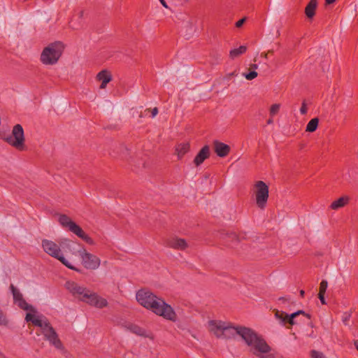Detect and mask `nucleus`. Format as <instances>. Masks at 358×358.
I'll use <instances>...</instances> for the list:
<instances>
[{"label":"nucleus","instance_id":"nucleus-12","mask_svg":"<svg viewBox=\"0 0 358 358\" xmlns=\"http://www.w3.org/2000/svg\"><path fill=\"white\" fill-rule=\"evenodd\" d=\"M113 78L112 71L106 68L100 70L95 76V80L99 84V88L102 90L106 89Z\"/></svg>","mask_w":358,"mask_h":358},{"label":"nucleus","instance_id":"nucleus-3","mask_svg":"<svg viewBox=\"0 0 358 358\" xmlns=\"http://www.w3.org/2000/svg\"><path fill=\"white\" fill-rule=\"evenodd\" d=\"M135 298L138 305L156 315L171 322L178 320V317L174 308L151 290L141 288L136 292Z\"/></svg>","mask_w":358,"mask_h":358},{"label":"nucleus","instance_id":"nucleus-19","mask_svg":"<svg viewBox=\"0 0 358 358\" xmlns=\"http://www.w3.org/2000/svg\"><path fill=\"white\" fill-rule=\"evenodd\" d=\"M350 198L348 196L344 195L333 201L330 204V208L333 210H337L345 207L349 203Z\"/></svg>","mask_w":358,"mask_h":358},{"label":"nucleus","instance_id":"nucleus-5","mask_svg":"<svg viewBox=\"0 0 358 358\" xmlns=\"http://www.w3.org/2000/svg\"><path fill=\"white\" fill-rule=\"evenodd\" d=\"M65 288L78 300L96 308H103L108 305L106 299L73 281L66 282Z\"/></svg>","mask_w":358,"mask_h":358},{"label":"nucleus","instance_id":"nucleus-31","mask_svg":"<svg viewBox=\"0 0 358 358\" xmlns=\"http://www.w3.org/2000/svg\"><path fill=\"white\" fill-rule=\"evenodd\" d=\"M272 52H273V51H272V50H268V52H262L261 55H262V57H263L264 58L266 59V58H268V55H269V54H271Z\"/></svg>","mask_w":358,"mask_h":358},{"label":"nucleus","instance_id":"nucleus-8","mask_svg":"<svg viewBox=\"0 0 358 358\" xmlns=\"http://www.w3.org/2000/svg\"><path fill=\"white\" fill-rule=\"evenodd\" d=\"M71 252L75 255V257L73 262L67 266L71 270L78 271L80 264L86 269L96 270L101 265V259L85 248L77 250L74 246Z\"/></svg>","mask_w":358,"mask_h":358},{"label":"nucleus","instance_id":"nucleus-1","mask_svg":"<svg viewBox=\"0 0 358 358\" xmlns=\"http://www.w3.org/2000/svg\"><path fill=\"white\" fill-rule=\"evenodd\" d=\"M208 331L217 338H223L227 332H234L240 336L254 353L264 356L270 351V347L265 341L251 329L245 327H235L230 322L210 319L206 324Z\"/></svg>","mask_w":358,"mask_h":358},{"label":"nucleus","instance_id":"nucleus-30","mask_svg":"<svg viewBox=\"0 0 358 358\" xmlns=\"http://www.w3.org/2000/svg\"><path fill=\"white\" fill-rule=\"evenodd\" d=\"M318 297L322 304H326L324 294H318Z\"/></svg>","mask_w":358,"mask_h":358},{"label":"nucleus","instance_id":"nucleus-22","mask_svg":"<svg viewBox=\"0 0 358 358\" xmlns=\"http://www.w3.org/2000/svg\"><path fill=\"white\" fill-rule=\"evenodd\" d=\"M319 125V119L318 118H313L311 119L307 124L306 127V131L309 133H313L315 131Z\"/></svg>","mask_w":358,"mask_h":358},{"label":"nucleus","instance_id":"nucleus-15","mask_svg":"<svg viewBox=\"0 0 358 358\" xmlns=\"http://www.w3.org/2000/svg\"><path fill=\"white\" fill-rule=\"evenodd\" d=\"M210 155V149L209 145H203L195 155L193 159V164L196 167L201 166L206 159Z\"/></svg>","mask_w":358,"mask_h":358},{"label":"nucleus","instance_id":"nucleus-27","mask_svg":"<svg viewBox=\"0 0 358 358\" xmlns=\"http://www.w3.org/2000/svg\"><path fill=\"white\" fill-rule=\"evenodd\" d=\"M245 22V18H242L236 22V27L240 28Z\"/></svg>","mask_w":358,"mask_h":358},{"label":"nucleus","instance_id":"nucleus-20","mask_svg":"<svg viewBox=\"0 0 358 358\" xmlns=\"http://www.w3.org/2000/svg\"><path fill=\"white\" fill-rule=\"evenodd\" d=\"M247 50V47L245 45H241L238 48H234L229 51V57L231 59H234L243 54H244Z\"/></svg>","mask_w":358,"mask_h":358},{"label":"nucleus","instance_id":"nucleus-23","mask_svg":"<svg viewBox=\"0 0 358 358\" xmlns=\"http://www.w3.org/2000/svg\"><path fill=\"white\" fill-rule=\"evenodd\" d=\"M281 105L278 103H274L269 107V114L271 116L276 115L280 111Z\"/></svg>","mask_w":358,"mask_h":358},{"label":"nucleus","instance_id":"nucleus-11","mask_svg":"<svg viewBox=\"0 0 358 358\" xmlns=\"http://www.w3.org/2000/svg\"><path fill=\"white\" fill-rule=\"evenodd\" d=\"M275 313V317L280 320L283 324H289V327L296 324L298 323V321L296 320V318H298L299 316H303L307 317L308 319L311 318V315L308 313H306V312L303 310H299L294 313H292L290 315L287 314L286 313H284L282 311H280L278 310H275L274 311Z\"/></svg>","mask_w":358,"mask_h":358},{"label":"nucleus","instance_id":"nucleus-34","mask_svg":"<svg viewBox=\"0 0 358 358\" xmlns=\"http://www.w3.org/2000/svg\"><path fill=\"white\" fill-rule=\"evenodd\" d=\"M300 294H301V295L303 296L304 295V291H303V290H301V291L300 292Z\"/></svg>","mask_w":358,"mask_h":358},{"label":"nucleus","instance_id":"nucleus-21","mask_svg":"<svg viewBox=\"0 0 358 358\" xmlns=\"http://www.w3.org/2000/svg\"><path fill=\"white\" fill-rule=\"evenodd\" d=\"M257 69V66L256 64H252L248 69L247 71L243 73V76L248 80H252L257 77V72L256 69Z\"/></svg>","mask_w":358,"mask_h":358},{"label":"nucleus","instance_id":"nucleus-32","mask_svg":"<svg viewBox=\"0 0 358 358\" xmlns=\"http://www.w3.org/2000/svg\"><path fill=\"white\" fill-rule=\"evenodd\" d=\"M159 1H160L161 4H162L164 8H169V6H168V5H167L166 2L165 1V0H159Z\"/></svg>","mask_w":358,"mask_h":358},{"label":"nucleus","instance_id":"nucleus-33","mask_svg":"<svg viewBox=\"0 0 358 358\" xmlns=\"http://www.w3.org/2000/svg\"><path fill=\"white\" fill-rule=\"evenodd\" d=\"M336 0H325V3L327 5H331L334 3Z\"/></svg>","mask_w":358,"mask_h":358},{"label":"nucleus","instance_id":"nucleus-7","mask_svg":"<svg viewBox=\"0 0 358 358\" xmlns=\"http://www.w3.org/2000/svg\"><path fill=\"white\" fill-rule=\"evenodd\" d=\"M66 48V44L59 40L48 43L43 47L39 54L38 59L45 66L57 65L63 57Z\"/></svg>","mask_w":358,"mask_h":358},{"label":"nucleus","instance_id":"nucleus-6","mask_svg":"<svg viewBox=\"0 0 358 358\" xmlns=\"http://www.w3.org/2000/svg\"><path fill=\"white\" fill-rule=\"evenodd\" d=\"M55 220L63 229L73 234L86 245H95V240L69 215L63 213H57Z\"/></svg>","mask_w":358,"mask_h":358},{"label":"nucleus","instance_id":"nucleus-10","mask_svg":"<svg viewBox=\"0 0 358 358\" xmlns=\"http://www.w3.org/2000/svg\"><path fill=\"white\" fill-rule=\"evenodd\" d=\"M7 143L18 150L26 149V138L22 124H15L13 126L10 135L6 139Z\"/></svg>","mask_w":358,"mask_h":358},{"label":"nucleus","instance_id":"nucleus-28","mask_svg":"<svg viewBox=\"0 0 358 358\" xmlns=\"http://www.w3.org/2000/svg\"><path fill=\"white\" fill-rule=\"evenodd\" d=\"M307 110H308L307 106L306 103H303L300 108V112L301 114H306L307 113Z\"/></svg>","mask_w":358,"mask_h":358},{"label":"nucleus","instance_id":"nucleus-9","mask_svg":"<svg viewBox=\"0 0 358 358\" xmlns=\"http://www.w3.org/2000/svg\"><path fill=\"white\" fill-rule=\"evenodd\" d=\"M251 193L256 207L260 210L266 208L270 197L269 182L256 180L251 187Z\"/></svg>","mask_w":358,"mask_h":358},{"label":"nucleus","instance_id":"nucleus-13","mask_svg":"<svg viewBox=\"0 0 358 358\" xmlns=\"http://www.w3.org/2000/svg\"><path fill=\"white\" fill-rule=\"evenodd\" d=\"M191 150V143L188 141L178 142L174 147V155L177 159H182Z\"/></svg>","mask_w":358,"mask_h":358},{"label":"nucleus","instance_id":"nucleus-26","mask_svg":"<svg viewBox=\"0 0 358 358\" xmlns=\"http://www.w3.org/2000/svg\"><path fill=\"white\" fill-rule=\"evenodd\" d=\"M146 112L150 117H154L157 115L158 109L157 108H149Z\"/></svg>","mask_w":358,"mask_h":358},{"label":"nucleus","instance_id":"nucleus-18","mask_svg":"<svg viewBox=\"0 0 358 358\" xmlns=\"http://www.w3.org/2000/svg\"><path fill=\"white\" fill-rule=\"evenodd\" d=\"M128 329L133 333L136 334V335L141 336L143 337L152 338V334L146 330L145 329L134 324H131L128 326Z\"/></svg>","mask_w":358,"mask_h":358},{"label":"nucleus","instance_id":"nucleus-24","mask_svg":"<svg viewBox=\"0 0 358 358\" xmlns=\"http://www.w3.org/2000/svg\"><path fill=\"white\" fill-rule=\"evenodd\" d=\"M328 287V282L327 280H322L320 284L319 294H324Z\"/></svg>","mask_w":358,"mask_h":358},{"label":"nucleus","instance_id":"nucleus-16","mask_svg":"<svg viewBox=\"0 0 358 358\" xmlns=\"http://www.w3.org/2000/svg\"><path fill=\"white\" fill-rule=\"evenodd\" d=\"M318 7V0H310L305 8L304 13L306 17L309 20L312 21L316 15L317 9Z\"/></svg>","mask_w":358,"mask_h":358},{"label":"nucleus","instance_id":"nucleus-4","mask_svg":"<svg viewBox=\"0 0 358 358\" xmlns=\"http://www.w3.org/2000/svg\"><path fill=\"white\" fill-rule=\"evenodd\" d=\"M76 243L69 237H63L59 239L58 243L51 240L44 239L42 241L41 247L46 254L56 259L67 268V266L73 262L75 255L71 252Z\"/></svg>","mask_w":358,"mask_h":358},{"label":"nucleus","instance_id":"nucleus-17","mask_svg":"<svg viewBox=\"0 0 358 358\" xmlns=\"http://www.w3.org/2000/svg\"><path fill=\"white\" fill-rule=\"evenodd\" d=\"M167 245L170 248L181 250L188 248V243L186 240L177 236L170 238L167 241Z\"/></svg>","mask_w":358,"mask_h":358},{"label":"nucleus","instance_id":"nucleus-2","mask_svg":"<svg viewBox=\"0 0 358 358\" xmlns=\"http://www.w3.org/2000/svg\"><path fill=\"white\" fill-rule=\"evenodd\" d=\"M10 289L13 294V303L19 308L26 311L25 321L28 325H32L36 327L37 334H43L50 343L56 347H59V341L52 328L43 320L37 310L24 300L22 294L17 289L11 286Z\"/></svg>","mask_w":358,"mask_h":358},{"label":"nucleus","instance_id":"nucleus-29","mask_svg":"<svg viewBox=\"0 0 358 358\" xmlns=\"http://www.w3.org/2000/svg\"><path fill=\"white\" fill-rule=\"evenodd\" d=\"M6 323V318L4 314L0 311V324H5Z\"/></svg>","mask_w":358,"mask_h":358},{"label":"nucleus","instance_id":"nucleus-25","mask_svg":"<svg viewBox=\"0 0 358 358\" xmlns=\"http://www.w3.org/2000/svg\"><path fill=\"white\" fill-rule=\"evenodd\" d=\"M310 357L311 358H327V357L322 352L317 350H313L310 352Z\"/></svg>","mask_w":358,"mask_h":358},{"label":"nucleus","instance_id":"nucleus-14","mask_svg":"<svg viewBox=\"0 0 358 358\" xmlns=\"http://www.w3.org/2000/svg\"><path fill=\"white\" fill-rule=\"evenodd\" d=\"M213 147L214 152L220 158L227 157L231 152L230 145L218 140L213 141Z\"/></svg>","mask_w":358,"mask_h":358}]
</instances>
